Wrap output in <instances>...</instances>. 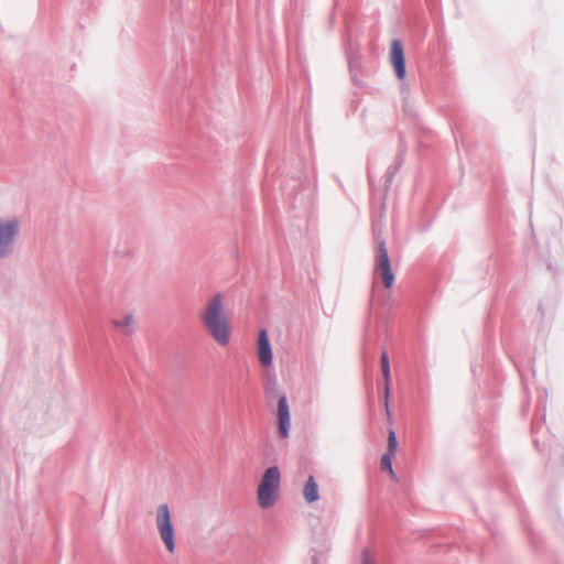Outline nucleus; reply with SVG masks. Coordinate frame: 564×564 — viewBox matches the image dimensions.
Wrapping results in <instances>:
<instances>
[{
	"instance_id": "obj_3",
	"label": "nucleus",
	"mask_w": 564,
	"mask_h": 564,
	"mask_svg": "<svg viewBox=\"0 0 564 564\" xmlns=\"http://www.w3.org/2000/svg\"><path fill=\"white\" fill-rule=\"evenodd\" d=\"M281 473L276 466L269 467L259 484L257 490L258 503L268 509L274 506L279 497Z\"/></svg>"
},
{
	"instance_id": "obj_1",
	"label": "nucleus",
	"mask_w": 564,
	"mask_h": 564,
	"mask_svg": "<svg viewBox=\"0 0 564 564\" xmlns=\"http://www.w3.org/2000/svg\"><path fill=\"white\" fill-rule=\"evenodd\" d=\"M200 319L218 345L227 346L229 344L230 327L225 315L221 294H216L209 299L205 310L200 314Z\"/></svg>"
},
{
	"instance_id": "obj_12",
	"label": "nucleus",
	"mask_w": 564,
	"mask_h": 564,
	"mask_svg": "<svg viewBox=\"0 0 564 564\" xmlns=\"http://www.w3.org/2000/svg\"><path fill=\"white\" fill-rule=\"evenodd\" d=\"M303 496L308 503L318 500V487L313 476L308 477L303 489Z\"/></svg>"
},
{
	"instance_id": "obj_2",
	"label": "nucleus",
	"mask_w": 564,
	"mask_h": 564,
	"mask_svg": "<svg viewBox=\"0 0 564 564\" xmlns=\"http://www.w3.org/2000/svg\"><path fill=\"white\" fill-rule=\"evenodd\" d=\"M154 521L158 534L165 550L169 554H174L176 552V530L167 503H161L156 507Z\"/></svg>"
},
{
	"instance_id": "obj_4",
	"label": "nucleus",
	"mask_w": 564,
	"mask_h": 564,
	"mask_svg": "<svg viewBox=\"0 0 564 564\" xmlns=\"http://www.w3.org/2000/svg\"><path fill=\"white\" fill-rule=\"evenodd\" d=\"M375 279H380L386 289H390L394 282V274L391 269L388 250L383 241L379 243L376 267H375Z\"/></svg>"
},
{
	"instance_id": "obj_5",
	"label": "nucleus",
	"mask_w": 564,
	"mask_h": 564,
	"mask_svg": "<svg viewBox=\"0 0 564 564\" xmlns=\"http://www.w3.org/2000/svg\"><path fill=\"white\" fill-rule=\"evenodd\" d=\"M19 223L17 220H8L0 223V257L8 254V247L13 242L18 234Z\"/></svg>"
},
{
	"instance_id": "obj_9",
	"label": "nucleus",
	"mask_w": 564,
	"mask_h": 564,
	"mask_svg": "<svg viewBox=\"0 0 564 564\" xmlns=\"http://www.w3.org/2000/svg\"><path fill=\"white\" fill-rule=\"evenodd\" d=\"M278 422L280 437L286 438L291 426V416L285 397H281L278 402Z\"/></svg>"
},
{
	"instance_id": "obj_6",
	"label": "nucleus",
	"mask_w": 564,
	"mask_h": 564,
	"mask_svg": "<svg viewBox=\"0 0 564 564\" xmlns=\"http://www.w3.org/2000/svg\"><path fill=\"white\" fill-rule=\"evenodd\" d=\"M398 449V440L393 430L389 431L388 435V452L381 458V469L387 470L392 480L397 481V475L392 468V459L395 456Z\"/></svg>"
},
{
	"instance_id": "obj_11",
	"label": "nucleus",
	"mask_w": 564,
	"mask_h": 564,
	"mask_svg": "<svg viewBox=\"0 0 564 564\" xmlns=\"http://www.w3.org/2000/svg\"><path fill=\"white\" fill-rule=\"evenodd\" d=\"M381 370H382V376L384 379V406H386L387 414L390 415L388 399H389V392H390L391 371H390V362H389V357H388L387 351H383L381 354Z\"/></svg>"
},
{
	"instance_id": "obj_13",
	"label": "nucleus",
	"mask_w": 564,
	"mask_h": 564,
	"mask_svg": "<svg viewBox=\"0 0 564 564\" xmlns=\"http://www.w3.org/2000/svg\"><path fill=\"white\" fill-rule=\"evenodd\" d=\"M362 564H377L375 557L368 552L362 553Z\"/></svg>"
},
{
	"instance_id": "obj_8",
	"label": "nucleus",
	"mask_w": 564,
	"mask_h": 564,
	"mask_svg": "<svg viewBox=\"0 0 564 564\" xmlns=\"http://www.w3.org/2000/svg\"><path fill=\"white\" fill-rule=\"evenodd\" d=\"M257 354L263 366H270L273 360L272 348L267 329H261L258 335Z\"/></svg>"
},
{
	"instance_id": "obj_7",
	"label": "nucleus",
	"mask_w": 564,
	"mask_h": 564,
	"mask_svg": "<svg viewBox=\"0 0 564 564\" xmlns=\"http://www.w3.org/2000/svg\"><path fill=\"white\" fill-rule=\"evenodd\" d=\"M390 62L394 68L397 77L399 79H403L405 77V59L402 44L398 40H393L391 42Z\"/></svg>"
},
{
	"instance_id": "obj_10",
	"label": "nucleus",
	"mask_w": 564,
	"mask_h": 564,
	"mask_svg": "<svg viewBox=\"0 0 564 564\" xmlns=\"http://www.w3.org/2000/svg\"><path fill=\"white\" fill-rule=\"evenodd\" d=\"M111 324L121 334L130 335L135 329V317L132 313H126L113 317Z\"/></svg>"
}]
</instances>
